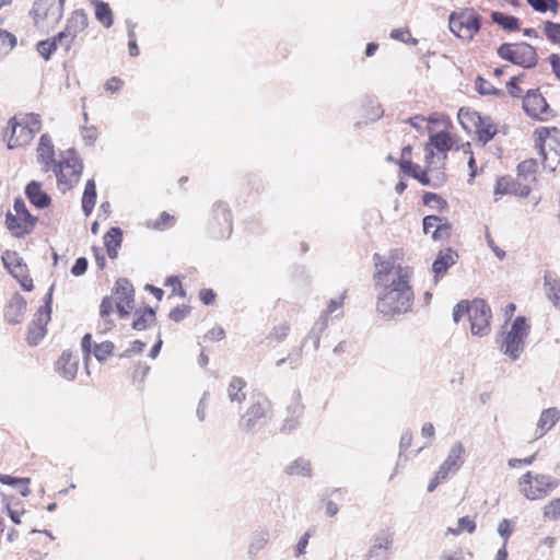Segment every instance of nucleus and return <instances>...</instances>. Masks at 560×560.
Wrapping results in <instances>:
<instances>
[{
	"instance_id": "c756f323",
	"label": "nucleus",
	"mask_w": 560,
	"mask_h": 560,
	"mask_svg": "<svg viewBox=\"0 0 560 560\" xmlns=\"http://www.w3.org/2000/svg\"><path fill=\"white\" fill-rule=\"evenodd\" d=\"M544 287L549 300L552 301L555 306L560 308V280L552 277L550 272H546L544 276Z\"/></svg>"
},
{
	"instance_id": "20e7f679",
	"label": "nucleus",
	"mask_w": 560,
	"mask_h": 560,
	"mask_svg": "<svg viewBox=\"0 0 560 560\" xmlns=\"http://www.w3.org/2000/svg\"><path fill=\"white\" fill-rule=\"evenodd\" d=\"M497 54L500 58L525 69L536 67L538 61L535 48L527 43H504L498 47Z\"/></svg>"
},
{
	"instance_id": "39448f33",
	"label": "nucleus",
	"mask_w": 560,
	"mask_h": 560,
	"mask_svg": "<svg viewBox=\"0 0 560 560\" xmlns=\"http://www.w3.org/2000/svg\"><path fill=\"white\" fill-rule=\"evenodd\" d=\"M528 334L529 325L527 319L524 316H517L503 340L502 350L504 354L512 360L518 359L525 349V340Z\"/></svg>"
},
{
	"instance_id": "bb28decb",
	"label": "nucleus",
	"mask_w": 560,
	"mask_h": 560,
	"mask_svg": "<svg viewBox=\"0 0 560 560\" xmlns=\"http://www.w3.org/2000/svg\"><path fill=\"white\" fill-rule=\"evenodd\" d=\"M475 128L478 135V140L482 142V144L488 143L497 135V127L490 117H483L480 115V121H477Z\"/></svg>"
},
{
	"instance_id": "338daca9",
	"label": "nucleus",
	"mask_w": 560,
	"mask_h": 560,
	"mask_svg": "<svg viewBox=\"0 0 560 560\" xmlns=\"http://www.w3.org/2000/svg\"><path fill=\"white\" fill-rule=\"evenodd\" d=\"M189 312L190 308L187 305L176 306L170 312L168 317L173 322L178 323L182 322L189 314Z\"/></svg>"
},
{
	"instance_id": "a18cd8bd",
	"label": "nucleus",
	"mask_w": 560,
	"mask_h": 560,
	"mask_svg": "<svg viewBox=\"0 0 560 560\" xmlns=\"http://www.w3.org/2000/svg\"><path fill=\"white\" fill-rule=\"evenodd\" d=\"M476 530V522L468 516H463L458 518L456 528H448L447 533L453 534L455 536L460 535L463 532H467L472 534Z\"/></svg>"
},
{
	"instance_id": "9b49d317",
	"label": "nucleus",
	"mask_w": 560,
	"mask_h": 560,
	"mask_svg": "<svg viewBox=\"0 0 560 560\" xmlns=\"http://www.w3.org/2000/svg\"><path fill=\"white\" fill-rule=\"evenodd\" d=\"M458 258V253L451 247L441 249L438 253L432 264L434 284H438L441 281V279L447 273L448 269L457 262Z\"/></svg>"
},
{
	"instance_id": "f3484780",
	"label": "nucleus",
	"mask_w": 560,
	"mask_h": 560,
	"mask_svg": "<svg viewBox=\"0 0 560 560\" xmlns=\"http://www.w3.org/2000/svg\"><path fill=\"white\" fill-rule=\"evenodd\" d=\"M26 300L20 295L14 294L4 310V318L9 324L15 325L20 324L23 320L24 314L26 312Z\"/></svg>"
},
{
	"instance_id": "37998d69",
	"label": "nucleus",
	"mask_w": 560,
	"mask_h": 560,
	"mask_svg": "<svg viewBox=\"0 0 560 560\" xmlns=\"http://www.w3.org/2000/svg\"><path fill=\"white\" fill-rule=\"evenodd\" d=\"M458 120L466 130H469L470 127L476 126L477 121H480V114L474 110L460 108L458 112Z\"/></svg>"
},
{
	"instance_id": "9d476101",
	"label": "nucleus",
	"mask_w": 560,
	"mask_h": 560,
	"mask_svg": "<svg viewBox=\"0 0 560 560\" xmlns=\"http://www.w3.org/2000/svg\"><path fill=\"white\" fill-rule=\"evenodd\" d=\"M394 544V534L388 529L378 530L372 538L366 560H388Z\"/></svg>"
},
{
	"instance_id": "49530a36",
	"label": "nucleus",
	"mask_w": 560,
	"mask_h": 560,
	"mask_svg": "<svg viewBox=\"0 0 560 560\" xmlns=\"http://www.w3.org/2000/svg\"><path fill=\"white\" fill-rule=\"evenodd\" d=\"M527 3L537 12L545 13L548 10L557 12L558 1L557 0H526Z\"/></svg>"
},
{
	"instance_id": "79ce46f5",
	"label": "nucleus",
	"mask_w": 560,
	"mask_h": 560,
	"mask_svg": "<svg viewBox=\"0 0 560 560\" xmlns=\"http://www.w3.org/2000/svg\"><path fill=\"white\" fill-rule=\"evenodd\" d=\"M0 482L12 487L23 486V490H21V494L23 497H28L31 493L28 489V485L31 482L30 478H18L10 475H0Z\"/></svg>"
},
{
	"instance_id": "f704fd0d",
	"label": "nucleus",
	"mask_w": 560,
	"mask_h": 560,
	"mask_svg": "<svg viewBox=\"0 0 560 560\" xmlns=\"http://www.w3.org/2000/svg\"><path fill=\"white\" fill-rule=\"evenodd\" d=\"M9 273L19 281L25 291L33 289V280L30 278L27 265L23 260Z\"/></svg>"
},
{
	"instance_id": "3c124183",
	"label": "nucleus",
	"mask_w": 560,
	"mask_h": 560,
	"mask_svg": "<svg viewBox=\"0 0 560 560\" xmlns=\"http://www.w3.org/2000/svg\"><path fill=\"white\" fill-rule=\"evenodd\" d=\"M537 171V162L534 159L525 160L517 165L518 176L527 179L533 176Z\"/></svg>"
},
{
	"instance_id": "0eeeda50",
	"label": "nucleus",
	"mask_w": 560,
	"mask_h": 560,
	"mask_svg": "<svg viewBox=\"0 0 560 560\" xmlns=\"http://www.w3.org/2000/svg\"><path fill=\"white\" fill-rule=\"evenodd\" d=\"M491 310L485 300L475 299L470 302V331L474 336L483 337L490 332Z\"/></svg>"
},
{
	"instance_id": "a19ab883",
	"label": "nucleus",
	"mask_w": 560,
	"mask_h": 560,
	"mask_svg": "<svg viewBox=\"0 0 560 560\" xmlns=\"http://www.w3.org/2000/svg\"><path fill=\"white\" fill-rule=\"evenodd\" d=\"M475 88L480 95H495L503 97L505 94L502 90L494 88L489 81L481 77H477Z\"/></svg>"
},
{
	"instance_id": "13d9d810",
	"label": "nucleus",
	"mask_w": 560,
	"mask_h": 560,
	"mask_svg": "<svg viewBox=\"0 0 560 560\" xmlns=\"http://www.w3.org/2000/svg\"><path fill=\"white\" fill-rule=\"evenodd\" d=\"M46 328L40 326L31 325L28 328L27 340L31 346H36L45 337Z\"/></svg>"
},
{
	"instance_id": "dca6fc26",
	"label": "nucleus",
	"mask_w": 560,
	"mask_h": 560,
	"mask_svg": "<svg viewBox=\"0 0 560 560\" xmlns=\"http://www.w3.org/2000/svg\"><path fill=\"white\" fill-rule=\"evenodd\" d=\"M9 126L11 128V136L8 140V148L11 150L28 144L34 138V135L31 133L27 127L15 118L10 120Z\"/></svg>"
},
{
	"instance_id": "603ef678",
	"label": "nucleus",
	"mask_w": 560,
	"mask_h": 560,
	"mask_svg": "<svg viewBox=\"0 0 560 560\" xmlns=\"http://www.w3.org/2000/svg\"><path fill=\"white\" fill-rule=\"evenodd\" d=\"M423 203L438 210H442L447 206V202L440 195L434 192H425L423 195Z\"/></svg>"
},
{
	"instance_id": "6e6d98bb",
	"label": "nucleus",
	"mask_w": 560,
	"mask_h": 560,
	"mask_svg": "<svg viewBox=\"0 0 560 560\" xmlns=\"http://www.w3.org/2000/svg\"><path fill=\"white\" fill-rule=\"evenodd\" d=\"M16 45V37L7 31L0 30V51L8 52Z\"/></svg>"
},
{
	"instance_id": "72a5a7b5",
	"label": "nucleus",
	"mask_w": 560,
	"mask_h": 560,
	"mask_svg": "<svg viewBox=\"0 0 560 560\" xmlns=\"http://www.w3.org/2000/svg\"><path fill=\"white\" fill-rule=\"evenodd\" d=\"M135 316L132 328L136 330H144L150 326V323L155 320V312L152 307H145L144 311L137 310Z\"/></svg>"
},
{
	"instance_id": "4c0bfd02",
	"label": "nucleus",
	"mask_w": 560,
	"mask_h": 560,
	"mask_svg": "<svg viewBox=\"0 0 560 560\" xmlns=\"http://www.w3.org/2000/svg\"><path fill=\"white\" fill-rule=\"evenodd\" d=\"M428 144L444 154L452 148L450 135L445 131L430 135Z\"/></svg>"
},
{
	"instance_id": "473e14b6",
	"label": "nucleus",
	"mask_w": 560,
	"mask_h": 560,
	"mask_svg": "<svg viewBox=\"0 0 560 560\" xmlns=\"http://www.w3.org/2000/svg\"><path fill=\"white\" fill-rule=\"evenodd\" d=\"M55 159V147L49 135L44 133L39 139L37 147V161H47Z\"/></svg>"
},
{
	"instance_id": "5701e85b",
	"label": "nucleus",
	"mask_w": 560,
	"mask_h": 560,
	"mask_svg": "<svg viewBox=\"0 0 560 560\" xmlns=\"http://www.w3.org/2000/svg\"><path fill=\"white\" fill-rule=\"evenodd\" d=\"M460 19L465 22L467 39H472L474 35L480 31L481 16L471 8L460 10Z\"/></svg>"
},
{
	"instance_id": "6ab92c4d",
	"label": "nucleus",
	"mask_w": 560,
	"mask_h": 560,
	"mask_svg": "<svg viewBox=\"0 0 560 560\" xmlns=\"http://www.w3.org/2000/svg\"><path fill=\"white\" fill-rule=\"evenodd\" d=\"M25 195L33 206L44 209L49 206L50 197L42 190V184L36 180L30 182L25 187Z\"/></svg>"
},
{
	"instance_id": "c85d7f7f",
	"label": "nucleus",
	"mask_w": 560,
	"mask_h": 560,
	"mask_svg": "<svg viewBox=\"0 0 560 560\" xmlns=\"http://www.w3.org/2000/svg\"><path fill=\"white\" fill-rule=\"evenodd\" d=\"M284 472L289 476L310 478L312 477L311 460L303 457H299L285 466Z\"/></svg>"
},
{
	"instance_id": "8fccbe9b",
	"label": "nucleus",
	"mask_w": 560,
	"mask_h": 560,
	"mask_svg": "<svg viewBox=\"0 0 560 560\" xmlns=\"http://www.w3.org/2000/svg\"><path fill=\"white\" fill-rule=\"evenodd\" d=\"M2 264L3 267L10 272L13 268H16V266L23 260L22 257H20L19 253L14 250H5L2 254Z\"/></svg>"
},
{
	"instance_id": "393cba45",
	"label": "nucleus",
	"mask_w": 560,
	"mask_h": 560,
	"mask_svg": "<svg viewBox=\"0 0 560 560\" xmlns=\"http://www.w3.org/2000/svg\"><path fill=\"white\" fill-rule=\"evenodd\" d=\"M52 290H54V287L51 285L45 295L44 305L40 306L38 308V311L35 313L32 325H36V326L46 328V325L50 320Z\"/></svg>"
},
{
	"instance_id": "2f4dec72",
	"label": "nucleus",
	"mask_w": 560,
	"mask_h": 560,
	"mask_svg": "<svg viewBox=\"0 0 560 560\" xmlns=\"http://www.w3.org/2000/svg\"><path fill=\"white\" fill-rule=\"evenodd\" d=\"M491 20L500 25L503 30L512 32L520 28V20L516 16L506 14L501 11H492Z\"/></svg>"
},
{
	"instance_id": "69168bd1",
	"label": "nucleus",
	"mask_w": 560,
	"mask_h": 560,
	"mask_svg": "<svg viewBox=\"0 0 560 560\" xmlns=\"http://www.w3.org/2000/svg\"><path fill=\"white\" fill-rule=\"evenodd\" d=\"M82 139L86 145H93L97 139V129L94 126L83 127L81 130Z\"/></svg>"
},
{
	"instance_id": "7ed1b4c3",
	"label": "nucleus",
	"mask_w": 560,
	"mask_h": 560,
	"mask_svg": "<svg viewBox=\"0 0 560 560\" xmlns=\"http://www.w3.org/2000/svg\"><path fill=\"white\" fill-rule=\"evenodd\" d=\"M559 479L550 475H533L532 471H527L518 480L520 491L526 499L532 501L546 498L559 486Z\"/></svg>"
},
{
	"instance_id": "f8f14e48",
	"label": "nucleus",
	"mask_w": 560,
	"mask_h": 560,
	"mask_svg": "<svg viewBox=\"0 0 560 560\" xmlns=\"http://www.w3.org/2000/svg\"><path fill=\"white\" fill-rule=\"evenodd\" d=\"M465 447L462 442H456L451 447L447 457L439 467V477L448 478L450 474H455L464 464Z\"/></svg>"
},
{
	"instance_id": "bf43d9fd",
	"label": "nucleus",
	"mask_w": 560,
	"mask_h": 560,
	"mask_svg": "<svg viewBox=\"0 0 560 560\" xmlns=\"http://www.w3.org/2000/svg\"><path fill=\"white\" fill-rule=\"evenodd\" d=\"M544 516L549 520L560 518V498L552 500L545 506Z\"/></svg>"
},
{
	"instance_id": "ddd939ff",
	"label": "nucleus",
	"mask_w": 560,
	"mask_h": 560,
	"mask_svg": "<svg viewBox=\"0 0 560 560\" xmlns=\"http://www.w3.org/2000/svg\"><path fill=\"white\" fill-rule=\"evenodd\" d=\"M213 220L218 228L212 226V235L215 238H226L232 232L231 212L225 203H218L213 208Z\"/></svg>"
},
{
	"instance_id": "774afa93",
	"label": "nucleus",
	"mask_w": 560,
	"mask_h": 560,
	"mask_svg": "<svg viewBox=\"0 0 560 560\" xmlns=\"http://www.w3.org/2000/svg\"><path fill=\"white\" fill-rule=\"evenodd\" d=\"M442 222V219L438 215H427L423 218V232L425 234L431 233L432 231L439 226V224Z\"/></svg>"
},
{
	"instance_id": "6e6552de",
	"label": "nucleus",
	"mask_w": 560,
	"mask_h": 560,
	"mask_svg": "<svg viewBox=\"0 0 560 560\" xmlns=\"http://www.w3.org/2000/svg\"><path fill=\"white\" fill-rule=\"evenodd\" d=\"M523 109L532 118L538 120H548L553 117V110L550 108L539 90H528L523 96Z\"/></svg>"
},
{
	"instance_id": "7c9ffc66",
	"label": "nucleus",
	"mask_w": 560,
	"mask_h": 560,
	"mask_svg": "<svg viewBox=\"0 0 560 560\" xmlns=\"http://www.w3.org/2000/svg\"><path fill=\"white\" fill-rule=\"evenodd\" d=\"M96 202V185L94 179H89L85 184L82 196V211L88 217L91 214Z\"/></svg>"
},
{
	"instance_id": "1a4fd4ad",
	"label": "nucleus",
	"mask_w": 560,
	"mask_h": 560,
	"mask_svg": "<svg viewBox=\"0 0 560 560\" xmlns=\"http://www.w3.org/2000/svg\"><path fill=\"white\" fill-rule=\"evenodd\" d=\"M269 411L268 402H254L250 405L240 420V429L245 433H255L261 421L267 417Z\"/></svg>"
},
{
	"instance_id": "4d7b16f0",
	"label": "nucleus",
	"mask_w": 560,
	"mask_h": 560,
	"mask_svg": "<svg viewBox=\"0 0 560 560\" xmlns=\"http://www.w3.org/2000/svg\"><path fill=\"white\" fill-rule=\"evenodd\" d=\"M122 241V231L118 226L110 228L104 235V244L120 247Z\"/></svg>"
},
{
	"instance_id": "864d4df0",
	"label": "nucleus",
	"mask_w": 560,
	"mask_h": 560,
	"mask_svg": "<svg viewBox=\"0 0 560 560\" xmlns=\"http://www.w3.org/2000/svg\"><path fill=\"white\" fill-rule=\"evenodd\" d=\"M27 129L35 136L40 128H42V121L40 116L38 114L31 113L25 116L22 120H20Z\"/></svg>"
},
{
	"instance_id": "58836bf2",
	"label": "nucleus",
	"mask_w": 560,
	"mask_h": 560,
	"mask_svg": "<svg viewBox=\"0 0 560 560\" xmlns=\"http://www.w3.org/2000/svg\"><path fill=\"white\" fill-rule=\"evenodd\" d=\"M95 18L103 24L104 27L108 28L113 25V12L108 3L101 1L95 5Z\"/></svg>"
},
{
	"instance_id": "c03bdc74",
	"label": "nucleus",
	"mask_w": 560,
	"mask_h": 560,
	"mask_svg": "<svg viewBox=\"0 0 560 560\" xmlns=\"http://www.w3.org/2000/svg\"><path fill=\"white\" fill-rule=\"evenodd\" d=\"M268 542H269V533L268 532H259L253 536L252 541L248 546V552L250 555H257L260 550H262L267 546Z\"/></svg>"
},
{
	"instance_id": "0e129e2a",
	"label": "nucleus",
	"mask_w": 560,
	"mask_h": 560,
	"mask_svg": "<svg viewBox=\"0 0 560 560\" xmlns=\"http://www.w3.org/2000/svg\"><path fill=\"white\" fill-rule=\"evenodd\" d=\"M451 235V225L445 221L441 222L435 230L432 231V238L434 241L446 240Z\"/></svg>"
},
{
	"instance_id": "4468645a",
	"label": "nucleus",
	"mask_w": 560,
	"mask_h": 560,
	"mask_svg": "<svg viewBox=\"0 0 560 560\" xmlns=\"http://www.w3.org/2000/svg\"><path fill=\"white\" fill-rule=\"evenodd\" d=\"M88 24L89 19L84 10L79 9L71 13L63 30L68 35L67 50H70L74 39L88 27Z\"/></svg>"
},
{
	"instance_id": "412c9836",
	"label": "nucleus",
	"mask_w": 560,
	"mask_h": 560,
	"mask_svg": "<svg viewBox=\"0 0 560 560\" xmlns=\"http://www.w3.org/2000/svg\"><path fill=\"white\" fill-rule=\"evenodd\" d=\"M246 382L240 376H233L228 385V398L231 404H236L238 407L246 399L245 393Z\"/></svg>"
},
{
	"instance_id": "4be33fe9",
	"label": "nucleus",
	"mask_w": 560,
	"mask_h": 560,
	"mask_svg": "<svg viewBox=\"0 0 560 560\" xmlns=\"http://www.w3.org/2000/svg\"><path fill=\"white\" fill-rule=\"evenodd\" d=\"M115 295L117 296L116 302H121L126 304L128 308H133L135 291L132 284L126 278H120L116 281Z\"/></svg>"
},
{
	"instance_id": "b1692460",
	"label": "nucleus",
	"mask_w": 560,
	"mask_h": 560,
	"mask_svg": "<svg viewBox=\"0 0 560 560\" xmlns=\"http://www.w3.org/2000/svg\"><path fill=\"white\" fill-rule=\"evenodd\" d=\"M327 326L328 319H326V315H320L318 319L314 323L308 334L303 339L302 347L305 346L307 342H312L314 350H318L322 334L325 331Z\"/></svg>"
},
{
	"instance_id": "e433bc0d",
	"label": "nucleus",
	"mask_w": 560,
	"mask_h": 560,
	"mask_svg": "<svg viewBox=\"0 0 560 560\" xmlns=\"http://www.w3.org/2000/svg\"><path fill=\"white\" fill-rule=\"evenodd\" d=\"M114 306H116V301H114L110 296H105L100 305V316L103 322V331L110 329L114 324L108 319V316L114 312Z\"/></svg>"
},
{
	"instance_id": "c9c22d12",
	"label": "nucleus",
	"mask_w": 560,
	"mask_h": 560,
	"mask_svg": "<svg viewBox=\"0 0 560 560\" xmlns=\"http://www.w3.org/2000/svg\"><path fill=\"white\" fill-rule=\"evenodd\" d=\"M399 165L405 173L418 179L421 185H430V178L427 172L421 171L418 164H415L411 161H401Z\"/></svg>"
},
{
	"instance_id": "2eb2a0df",
	"label": "nucleus",
	"mask_w": 560,
	"mask_h": 560,
	"mask_svg": "<svg viewBox=\"0 0 560 560\" xmlns=\"http://www.w3.org/2000/svg\"><path fill=\"white\" fill-rule=\"evenodd\" d=\"M373 260L376 267L374 279L378 285L390 282L399 268H409L408 266H395L394 261L384 260L380 254H374Z\"/></svg>"
},
{
	"instance_id": "f03ea898",
	"label": "nucleus",
	"mask_w": 560,
	"mask_h": 560,
	"mask_svg": "<svg viewBox=\"0 0 560 560\" xmlns=\"http://www.w3.org/2000/svg\"><path fill=\"white\" fill-rule=\"evenodd\" d=\"M37 162L42 165L43 172L52 171L55 173L58 189L62 192L70 190L79 183L83 171L82 160L72 149L68 150L59 161L52 159Z\"/></svg>"
},
{
	"instance_id": "052dcab7",
	"label": "nucleus",
	"mask_w": 560,
	"mask_h": 560,
	"mask_svg": "<svg viewBox=\"0 0 560 560\" xmlns=\"http://www.w3.org/2000/svg\"><path fill=\"white\" fill-rule=\"evenodd\" d=\"M545 33L551 42H553L556 44H560V24L559 23H553V22L547 21L545 23Z\"/></svg>"
},
{
	"instance_id": "aec40b11",
	"label": "nucleus",
	"mask_w": 560,
	"mask_h": 560,
	"mask_svg": "<svg viewBox=\"0 0 560 560\" xmlns=\"http://www.w3.org/2000/svg\"><path fill=\"white\" fill-rule=\"evenodd\" d=\"M560 419V411L556 407H550L541 411L537 422V438L544 436L551 430Z\"/></svg>"
},
{
	"instance_id": "cd10ccee",
	"label": "nucleus",
	"mask_w": 560,
	"mask_h": 560,
	"mask_svg": "<svg viewBox=\"0 0 560 560\" xmlns=\"http://www.w3.org/2000/svg\"><path fill=\"white\" fill-rule=\"evenodd\" d=\"M535 147L538 150L539 155L545 162L548 159V153L546 151V143L551 147L552 143L557 144L555 138L550 137V129L547 127L537 128L535 130Z\"/></svg>"
},
{
	"instance_id": "680f3d73",
	"label": "nucleus",
	"mask_w": 560,
	"mask_h": 560,
	"mask_svg": "<svg viewBox=\"0 0 560 560\" xmlns=\"http://www.w3.org/2000/svg\"><path fill=\"white\" fill-rule=\"evenodd\" d=\"M464 316H470V303L462 301L454 306L453 319L458 323Z\"/></svg>"
},
{
	"instance_id": "5fc2aeb1",
	"label": "nucleus",
	"mask_w": 560,
	"mask_h": 560,
	"mask_svg": "<svg viewBox=\"0 0 560 560\" xmlns=\"http://www.w3.org/2000/svg\"><path fill=\"white\" fill-rule=\"evenodd\" d=\"M390 38L402 42V43L411 44V45L418 44V39H416L411 36V33L409 32L408 28L392 30Z\"/></svg>"
},
{
	"instance_id": "de8ad7c7",
	"label": "nucleus",
	"mask_w": 560,
	"mask_h": 560,
	"mask_svg": "<svg viewBox=\"0 0 560 560\" xmlns=\"http://www.w3.org/2000/svg\"><path fill=\"white\" fill-rule=\"evenodd\" d=\"M114 350V343L112 341H104L96 343L93 349V354L100 362L106 361Z\"/></svg>"
},
{
	"instance_id": "a878e982",
	"label": "nucleus",
	"mask_w": 560,
	"mask_h": 560,
	"mask_svg": "<svg viewBox=\"0 0 560 560\" xmlns=\"http://www.w3.org/2000/svg\"><path fill=\"white\" fill-rule=\"evenodd\" d=\"M54 11L55 0H35L33 3V8L31 10V15L33 16L35 23L37 24L39 20L49 18L54 20Z\"/></svg>"
},
{
	"instance_id": "e2e57ef3",
	"label": "nucleus",
	"mask_w": 560,
	"mask_h": 560,
	"mask_svg": "<svg viewBox=\"0 0 560 560\" xmlns=\"http://www.w3.org/2000/svg\"><path fill=\"white\" fill-rule=\"evenodd\" d=\"M55 43L50 42L49 39L40 40L37 44V51L38 54L46 60L50 58L54 51H56Z\"/></svg>"
},
{
	"instance_id": "ea45409f",
	"label": "nucleus",
	"mask_w": 560,
	"mask_h": 560,
	"mask_svg": "<svg viewBox=\"0 0 560 560\" xmlns=\"http://www.w3.org/2000/svg\"><path fill=\"white\" fill-rule=\"evenodd\" d=\"M450 31L459 38H467L465 22L460 19L459 12H452L448 19Z\"/></svg>"
},
{
	"instance_id": "09e8293b",
	"label": "nucleus",
	"mask_w": 560,
	"mask_h": 560,
	"mask_svg": "<svg viewBox=\"0 0 560 560\" xmlns=\"http://www.w3.org/2000/svg\"><path fill=\"white\" fill-rule=\"evenodd\" d=\"M289 330V324L281 323L271 329L266 339L269 341L281 342L287 338Z\"/></svg>"
},
{
	"instance_id": "423d86ee",
	"label": "nucleus",
	"mask_w": 560,
	"mask_h": 560,
	"mask_svg": "<svg viewBox=\"0 0 560 560\" xmlns=\"http://www.w3.org/2000/svg\"><path fill=\"white\" fill-rule=\"evenodd\" d=\"M13 209L14 213L10 211L7 213V228L13 236L23 237L33 230L37 219L28 212L26 203L22 198L14 200Z\"/></svg>"
},
{
	"instance_id": "f257e3e1",
	"label": "nucleus",
	"mask_w": 560,
	"mask_h": 560,
	"mask_svg": "<svg viewBox=\"0 0 560 560\" xmlns=\"http://www.w3.org/2000/svg\"><path fill=\"white\" fill-rule=\"evenodd\" d=\"M411 268H399L390 282L380 285L376 310L386 319L411 312L415 294L410 285Z\"/></svg>"
},
{
	"instance_id": "a211bd4d",
	"label": "nucleus",
	"mask_w": 560,
	"mask_h": 560,
	"mask_svg": "<svg viewBox=\"0 0 560 560\" xmlns=\"http://www.w3.org/2000/svg\"><path fill=\"white\" fill-rule=\"evenodd\" d=\"M79 359L78 355L65 351L56 362V369L62 377L72 381L78 372Z\"/></svg>"
}]
</instances>
